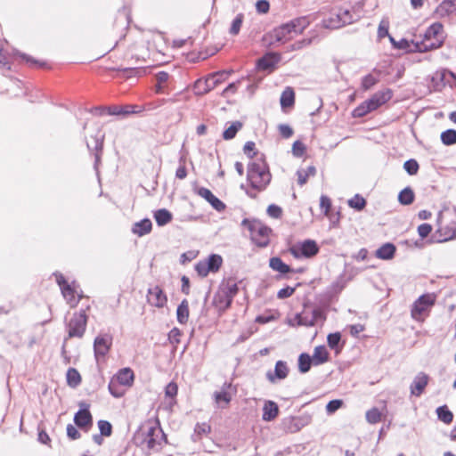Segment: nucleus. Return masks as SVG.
Wrapping results in <instances>:
<instances>
[{
	"mask_svg": "<svg viewBox=\"0 0 456 456\" xmlns=\"http://www.w3.org/2000/svg\"><path fill=\"white\" fill-rule=\"evenodd\" d=\"M314 317H312L310 311V304H305L301 313L297 314L293 321L297 325L314 326Z\"/></svg>",
	"mask_w": 456,
	"mask_h": 456,
	"instance_id": "nucleus-23",
	"label": "nucleus"
},
{
	"mask_svg": "<svg viewBox=\"0 0 456 456\" xmlns=\"http://www.w3.org/2000/svg\"><path fill=\"white\" fill-rule=\"evenodd\" d=\"M343 405V401L339 399H335L330 401L326 405V411L328 413H334Z\"/></svg>",
	"mask_w": 456,
	"mask_h": 456,
	"instance_id": "nucleus-61",
	"label": "nucleus"
},
{
	"mask_svg": "<svg viewBox=\"0 0 456 456\" xmlns=\"http://www.w3.org/2000/svg\"><path fill=\"white\" fill-rule=\"evenodd\" d=\"M436 414L439 420L443 421L445 424H450L453 420V414L449 410L447 405L439 406L436 409Z\"/></svg>",
	"mask_w": 456,
	"mask_h": 456,
	"instance_id": "nucleus-37",
	"label": "nucleus"
},
{
	"mask_svg": "<svg viewBox=\"0 0 456 456\" xmlns=\"http://www.w3.org/2000/svg\"><path fill=\"white\" fill-rule=\"evenodd\" d=\"M118 385L130 387L134 381V372L129 368L122 369L118 371L116 379Z\"/></svg>",
	"mask_w": 456,
	"mask_h": 456,
	"instance_id": "nucleus-28",
	"label": "nucleus"
},
{
	"mask_svg": "<svg viewBox=\"0 0 456 456\" xmlns=\"http://www.w3.org/2000/svg\"><path fill=\"white\" fill-rule=\"evenodd\" d=\"M436 299V296L433 293L420 296L412 305L411 317L418 322H423L428 315L430 308L435 305Z\"/></svg>",
	"mask_w": 456,
	"mask_h": 456,
	"instance_id": "nucleus-8",
	"label": "nucleus"
},
{
	"mask_svg": "<svg viewBox=\"0 0 456 456\" xmlns=\"http://www.w3.org/2000/svg\"><path fill=\"white\" fill-rule=\"evenodd\" d=\"M156 85L155 91L158 94L165 93V89L167 87V81L169 79V74L165 71H160L156 74Z\"/></svg>",
	"mask_w": 456,
	"mask_h": 456,
	"instance_id": "nucleus-33",
	"label": "nucleus"
},
{
	"mask_svg": "<svg viewBox=\"0 0 456 456\" xmlns=\"http://www.w3.org/2000/svg\"><path fill=\"white\" fill-rule=\"evenodd\" d=\"M309 25L307 17H297L273 29L269 37L276 43L285 44L301 35Z\"/></svg>",
	"mask_w": 456,
	"mask_h": 456,
	"instance_id": "nucleus-4",
	"label": "nucleus"
},
{
	"mask_svg": "<svg viewBox=\"0 0 456 456\" xmlns=\"http://www.w3.org/2000/svg\"><path fill=\"white\" fill-rule=\"evenodd\" d=\"M456 10V5L452 0H444L439 7L438 11L443 15H449Z\"/></svg>",
	"mask_w": 456,
	"mask_h": 456,
	"instance_id": "nucleus-46",
	"label": "nucleus"
},
{
	"mask_svg": "<svg viewBox=\"0 0 456 456\" xmlns=\"http://www.w3.org/2000/svg\"><path fill=\"white\" fill-rule=\"evenodd\" d=\"M224 73H215L206 78H200L194 83V91L197 94H205L214 89L218 85V77H223Z\"/></svg>",
	"mask_w": 456,
	"mask_h": 456,
	"instance_id": "nucleus-13",
	"label": "nucleus"
},
{
	"mask_svg": "<svg viewBox=\"0 0 456 456\" xmlns=\"http://www.w3.org/2000/svg\"><path fill=\"white\" fill-rule=\"evenodd\" d=\"M107 113L110 115H128L139 113L142 110L136 105H112L106 108Z\"/></svg>",
	"mask_w": 456,
	"mask_h": 456,
	"instance_id": "nucleus-22",
	"label": "nucleus"
},
{
	"mask_svg": "<svg viewBox=\"0 0 456 456\" xmlns=\"http://www.w3.org/2000/svg\"><path fill=\"white\" fill-rule=\"evenodd\" d=\"M232 301L225 292L218 289L214 296L213 304L218 311L224 312L230 307Z\"/></svg>",
	"mask_w": 456,
	"mask_h": 456,
	"instance_id": "nucleus-24",
	"label": "nucleus"
},
{
	"mask_svg": "<svg viewBox=\"0 0 456 456\" xmlns=\"http://www.w3.org/2000/svg\"><path fill=\"white\" fill-rule=\"evenodd\" d=\"M219 289L225 292L226 296H229L231 300H232V298L236 296L239 290L237 284L232 281H228L227 282L223 283L220 286Z\"/></svg>",
	"mask_w": 456,
	"mask_h": 456,
	"instance_id": "nucleus-43",
	"label": "nucleus"
},
{
	"mask_svg": "<svg viewBox=\"0 0 456 456\" xmlns=\"http://www.w3.org/2000/svg\"><path fill=\"white\" fill-rule=\"evenodd\" d=\"M111 344H94V350L96 361L99 362L101 359L109 353Z\"/></svg>",
	"mask_w": 456,
	"mask_h": 456,
	"instance_id": "nucleus-44",
	"label": "nucleus"
},
{
	"mask_svg": "<svg viewBox=\"0 0 456 456\" xmlns=\"http://www.w3.org/2000/svg\"><path fill=\"white\" fill-rule=\"evenodd\" d=\"M131 23V12L127 8L119 10L113 20L108 23L102 34V41L107 44V52H118V45L127 37Z\"/></svg>",
	"mask_w": 456,
	"mask_h": 456,
	"instance_id": "nucleus-2",
	"label": "nucleus"
},
{
	"mask_svg": "<svg viewBox=\"0 0 456 456\" xmlns=\"http://www.w3.org/2000/svg\"><path fill=\"white\" fill-rule=\"evenodd\" d=\"M243 124L240 121L232 122L223 133L224 140H232L236 136V134L242 128Z\"/></svg>",
	"mask_w": 456,
	"mask_h": 456,
	"instance_id": "nucleus-38",
	"label": "nucleus"
},
{
	"mask_svg": "<svg viewBox=\"0 0 456 456\" xmlns=\"http://www.w3.org/2000/svg\"><path fill=\"white\" fill-rule=\"evenodd\" d=\"M244 153L250 159L254 158L257 151L256 149V143L254 142H247L243 147Z\"/></svg>",
	"mask_w": 456,
	"mask_h": 456,
	"instance_id": "nucleus-59",
	"label": "nucleus"
},
{
	"mask_svg": "<svg viewBox=\"0 0 456 456\" xmlns=\"http://www.w3.org/2000/svg\"><path fill=\"white\" fill-rule=\"evenodd\" d=\"M272 179L269 167L265 160L257 159L248 167L247 181L250 186L246 193L252 199H256L257 194L267 187Z\"/></svg>",
	"mask_w": 456,
	"mask_h": 456,
	"instance_id": "nucleus-3",
	"label": "nucleus"
},
{
	"mask_svg": "<svg viewBox=\"0 0 456 456\" xmlns=\"http://www.w3.org/2000/svg\"><path fill=\"white\" fill-rule=\"evenodd\" d=\"M244 20V15L242 13L237 14L235 19L232 20L231 28H230V33L233 36H236L239 34L241 25Z\"/></svg>",
	"mask_w": 456,
	"mask_h": 456,
	"instance_id": "nucleus-48",
	"label": "nucleus"
},
{
	"mask_svg": "<svg viewBox=\"0 0 456 456\" xmlns=\"http://www.w3.org/2000/svg\"><path fill=\"white\" fill-rule=\"evenodd\" d=\"M316 175V168L314 166H309L306 168H301L297 170V183L300 186L305 184L310 177H314Z\"/></svg>",
	"mask_w": 456,
	"mask_h": 456,
	"instance_id": "nucleus-31",
	"label": "nucleus"
},
{
	"mask_svg": "<svg viewBox=\"0 0 456 456\" xmlns=\"http://www.w3.org/2000/svg\"><path fill=\"white\" fill-rule=\"evenodd\" d=\"M279 413V407L276 403L273 401H266L263 407V419L265 421L273 420Z\"/></svg>",
	"mask_w": 456,
	"mask_h": 456,
	"instance_id": "nucleus-25",
	"label": "nucleus"
},
{
	"mask_svg": "<svg viewBox=\"0 0 456 456\" xmlns=\"http://www.w3.org/2000/svg\"><path fill=\"white\" fill-rule=\"evenodd\" d=\"M414 192L411 188H405L400 191L398 200L403 205H410L414 201Z\"/></svg>",
	"mask_w": 456,
	"mask_h": 456,
	"instance_id": "nucleus-41",
	"label": "nucleus"
},
{
	"mask_svg": "<svg viewBox=\"0 0 456 456\" xmlns=\"http://www.w3.org/2000/svg\"><path fill=\"white\" fill-rule=\"evenodd\" d=\"M86 408L80 409L74 416L75 424L80 428H86L93 425V417L88 410V405L82 403Z\"/></svg>",
	"mask_w": 456,
	"mask_h": 456,
	"instance_id": "nucleus-20",
	"label": "nucleus"
},
{
	"mask_svg": "<svg viewBox=\"0 0 456 456\" xmlns=\"http://www.w3.org/2000/svg\"><path fill=\"white\" fill-rule=\"evenodd\" d=\"M379 79L371 74H368L362 80V87L364 91L370 89L378 83Z\"/></svg>",
	"mask_w": 456,
	"mask_h": 456,
	"instance_id": "nucleus-52",
	"label": "nucleus"
},
{
	"mask_svg": "<svg viewBox=\"0 0 456 456\" xmlns=\"http://www.w3.org/2000/svg\"><path fill=\"white\" fill-rule=\"evenodd\" d=\"M281 106L283 110L292 108L295 104V92L290 86L286 87L281 95Z\"/></svg>",
	"mask_w": 456,
	"mask_h": 456,
	"instance_id": "nucleus-27",
	"label": "nucleus"
},
{
	"mask_svg": "<svg viewBox=\"0 0 456 456\" xmlns=\"http://www.w3.org/2000/svg\"><path fill=\"white\" fill-rule=\"evenodd\" d=\"M306 151V147L304 142L301 141L294 142L292 145V153L295 157L300 158L305 155Z\"/></svg>",
	"mask_w": 456,
	"mask_h": 456,
	"instance_id": "nucleus-53",
	"label": "nucleus"
},
{
	"mask_svg": "<svg viewBox=\"0 0 456 456\" xmlns=\"http://www.w3.org/2000/svg\"><path fill=\"white\" fill-rule=\"evenodd\" d=\"M295 290V288L287 286L286 288H283L278 291L277 297L280 299L289 297L294 294Z\"/></svg>",
	"mask_w": 456,
	"mask_h": 456,
	"instance_id": "nucleus-64",
	"label": "nucleus"
},
{
	"mask_svg": "<svg viewBox=\"0 0 456 456\" xmlns=\"http://www.w3.org/2000/svg\"><path fill=\"white\" fill-rule=\"evenodd\" d=\"M370 112H372V110L366 100L353 110L352 116L354 118H362Z\"/></svg>",
	"mask_w": 456,
	"mask_h": 456,
	"instance_id": "nucleus-42",
	"label": "nucleus"
},
{
	"mask_svg": "<svg viewBox=\"0 0 456 456\" xmlns=\"http://www.w3.org/2000/svg\"><path fill=\"white\" fill-rule=\"evenodd\" d=\"M312 363L314 364L313 358L306 353H302L298 357V370L300 373H306L310 370Z\"/></svg>",
	"mask_w": 456,
	"mask_h": 456,
	"instance_id": "nucleus-36",
	"label": "nucleus"
},
{
	"mask_svg": "<svg viewBox=\"0 0 456 456\" xmlns=\"http://www.w3.org/2000/svg\"><path fill=\"white\" fill-rule=\"evenodd\" d=\"M165 438V434L158 425L150 426L143 438V443L146 444L147 448L153 451L160 449L161 441Z\"/></svg>",
	"mask_w": 456,
	"mask_h": 456,
	"instance_id": "nucleus-12",
	"label": "nucleus"
},
{
	"mask_svg": "<svg viewBox=\"0 0 456 456\" xmlns=\"http://www.w3.org/2000/svg\"><path fill=\"white\" fill-rule=\"evenodd\" d=\"M289 375V368L287 362L284 361H278L275 363L274 370H268L266 372V379L273 384L277 380L284 379Z\"/></svg>",
	"mask_w": 456,
	"mask_h": 456,
	"instance_id": "nucleus-18",
	"label": "nucleus"
},
{
	"mask_svg": "<svg viewBox=\"0 0 456 456\" xmlns=\"http://www.w3.org/2000/svg\"><path fill=\"white\" fill-rule=\"evenodd\" d=\"M395 246L392 243L382 245L377 251L376 256L379 259L388 260L394 257L395 253Z\"/></svg>",
	"mask_w": 456,
	"mask_h": 456,
	"instance_id": "nucleus-30",
	"label": "nucleus"
},
{
	"mask_svg": "<svg viewBox=\"0 0 456 456\" xmlns=\"http://www.w3.org/2000/svg\"><path fill=\"white\" fill-rule=\"evenodd\" d=\"M310 311L312 317H314V324L319 322H323L326 320V312L324 307L310 305Z\"/></svg>",
	"mask_w": 456,
	"mask_h": 456,
	"instance_id": "nucleus-40",
	"label": "nucleus"
},
{
	"mask_svg": "<svg viewBox=\"0 0 456 456\" xmlns=\"http://www.w3.org/2000/svg\"><path fill=\"white\" fill-rule=\"evenodd\" d=\"M348 205L356 210H362L366 206V200L363 197L356 194L348 200Z\"/></svg>",
	"mask_w": 456,
	"mask_h": 456,
	"instance_id": "nucleus-47",
	"label": "nucleus"
},
{
	"mask_svg": "<svg viewBox=\"0 0 456 456\" xmlns=\"http://www.w3.org/2000/svg\"><path fill=\"white\" fill-rule=\"evenodd\" d=\"M177 321L184 324L188 322L190 310H189V303L186 299H183L181 304L178 305L176 310Z\"/></svg>",
	"mask_w": 456,
	"mask_h": 456,
	"instance_id": "nucleus-34",
	"label": "nucleus"
},
{
	"mask_svg": "<svg viewBox=\"0 0 456 456\" xmlns=\"http://www.w3.org/2000/svg\"><path fill=\"white\" fill-rule=\"evenodd\" d=\"M56 281L67 304L72 308L76 307L84 297L82 291L78 290V285L75 281L69 283L61 274L56 277Z\"/></svg>",
	"mask_w": 456,
	"mask_h": 456,
	"instance_id": "nucleus-7",
	"label": "nucleus"
},
{
	"mask_svg": "<svg viewBox=\"0 0 456 456\" xmlns=\"http://www.w3.org/2000/svg\"><path fill=\"white\" fill-rule=\"evenodd\" d=\"M214 396L217 403H224L225 404H228L232 399L227 391L216 392Z\"/></svg>",
	"mask_w": 456,
	"mask_h": 456,
	"instance_id": "nucleus-56",
	"label": "nucleus"
},
{
	"mask_svg": "<svg viewBox=\"0 0 456 456\" xmlns=\"http://www.w3.org/2000/svg\"><path fill=\"white\" fill-rule=\"evenodd\" d=\"M403 167L409 175H413L418 173L419 166L415 159H409L404 162Z\"/></svg>",
	"mask_w": 456,
	"mask_h": 456,
	"instance_id": "nucleus-54",
	"label": "nucleus"
},
{
	"mask_svg": "<svg viewBox=\"0 0 456 456\" xmlns=\"http://www.w3.org/2000/svg\"><path fill=\"white\" fill-rule=\"evenodd\" d=\"M0 67H6L7 69H10V61H9V55L8 53L4 50L3 43L0 42Z\"/></svg>",
	"mask_w": 456,
	"mask_h": 456,
	"instance_id": "nucleus-58",
	"label": "nucleus"
},
{
	"mask_svg": "<svg viewBox=\"0 0 456 456\" xmlns=\"http://www.w3.org/2000/svg\"><path fill=\"white\" fill-rule=\"evenodd\" d=\"M389 21L387 20H382L378 28V37L379 39H383L389 35Z\"/></svg>",
	"mask_w": 456,
	"mask_h": 456,
	"instance_id": "nucleus-55",
	"label": "nucleus"
},
{
	"mask_svg": "<svg viewBox=\"0 0 456 456\" xmlns=\"http://www.w3.org/2000/svg\"><path fill=\"white\" fill-rule=\"evenodd\" d=\"M441 141L444 145H452L456 143V130L448 129L441 134Z\"/></svg>",
	"mask_w": 456,
	"mask_h": 456,
	"instance_id": "nucleus-45",
	"label": "nucleus"
},
{
	"mask_svg": "<svg viewBox=\"0 0 456 456\" xmlns=\"http://www.w3.org/2000/svg\"><path fill=\"white\" fill-rule=\"evenodd\" d=\"M163 37L152 31H130L127 37L118 45V52L113 57L120 61L118 69H127L124 64L131 62H157L165 55Z\"/></svg>",
	"mask_w": 456,
	"mask_h": 456,
	"instance_id": "nucleus-1",
	"label": "nucleus"
},
{
	"mask_svg": "<svg viewBox=\"0 0 456 456\" xmlns=\"http://www.w3.org/2000/svg\"><path fill=\"white\" fill-rule=\"evenodd\" d=\"M98 428L101 435L110 436L112 434V425L108 420L101 419L98 421Z\"/></svg>",
	"mask_w": 456,
	"mask_h": 456,
	"instance_id": "nucleus-51",
	"label": "nucleus"
},
{
	"mask_svg": "<svg viewBox=\"0 0 456 456\" xmlns=\"http://www.w3.org/2000/svg\"><path fill=\"white\" fill-rule=\"evenodd\" d=\"M242 225L249 232L251 240L259 248L269 245L273 230L263 222L256 219H244Z\"/></svg>",
	"mask_w": 456,
	"mask_h": 456,
	"instance_id": "nucleus-6",
	"label": "nucleus"
},
{
	"mask_svg": "<svg viewBox=\"0 0 456 456\" xmlns=\"http://www.w3.org/2000/svg\"><path fill=\"white\" fill-rule=\"evenodd\" d=\"M393 97V91L389 88L378 91L374 94L371 95L367 101L369 105L370 106L372 111L378 110L387 102H389Z\"/></svg>",
	"mask_w": 456,
	"mask_h": 456,
	"instance_id": "nucleus-16",
	"label": "nucleus"
},
{
	"mask_svg": "<svg viewBox=\"0 0 456 456\" xmlns=\"http://www.w3.org/2000/svg\"><path fill=\"white\" fill-rule=\"evenodd\" d=\"M223 265V258L216 254L210 255L208 258L200 261L195 270L201 277H206L210 273H217Z\"/></svg>",
	"mask_w": 456,
	"mask_h": 456,
	"instance_id": "nucleus-11",
	"label": "nucleus"
},
{
	"mask_svg": "<svg viewBox=\"0 0 456 456\" xmlns=\"http://www.w3.org/2000/svg\"><path fill=\"white\" fill-rule=\"evenodd\" d=\"M270 267L280 273L285 274L290 273L292 270L289 265L285 264L280 257L274 256L270 258L269 261Z\"/></svg>",
	"mask_w": 456,
	"mask_h": 456,
	"instance_id": "nucleus-32",
	"label": "nucleus"
},
{
	"mask_svg": "<svg viewBox=\"0 0 456 456\" xmlns=\"http://www.w3.org/2000/svg\"><path fill=\"white\" fill-rule=\"evenodd\" d=\"M366 419L370 424H376L381 419V413L378 408H372L366 412Z\"/></svg>",
	"mask_w": 456,
	"mask_h": 456,
	"instance_id": "nucleus-49",
	"label": "nucleus"
},
{
	"mask_svg": "<svg viewBox=\"0 0 456 456\" xmlns=\"http://www.w3.org/2000/svg\"><path fill=\"white\" fill-rule=\"evenodd\" d=\"M66 377L67 383L71 387H76L81 383V376L75 368H69Z\"/></svg>",
	"mask_w": 456,
	"mask_h": 456,
	"instance_id": "nucleus-39",
	"label": "nucleus"
},
{
	"mask_svg": "<svg viewBox=\"0 0 456 456\" xmlns=\"http://www.w3.org/2000/svg\"><path fill=\"white\" fill-rule=\"evenodd\" d=\"M197 194L201 198L205 199L213 208L216 210L222 212L225 209V204L220 200L217 197H216L212 191L205 187H200L197 190Z\"/></svg>",
	"mask_w": 456,
	"mask_h": 456,
	"instance_id": "nucleus-19",
	"label": "nucleus"
},
{
	"mask_svg": "<svg viewBox=\"0 0 456 456\" xmlns=\"http://www.w3.org/2000/svg\"><path fill=\"white\" fill-rule=\"evenodd\" d=\"M331 200L329 197L322 195L320 198V208L325 216L330 217V211L331 209Z\"/></svg>",
	"mask_w": 456,
	"mask_h": 456,
	"instance_id": "nucleus-50",
	"label": "nucleus"
},
{
	"mask_svg": "<svg viewBox=\"0 0 456 456\" xmlns=\"http://www.w3.org/2000/svg\"><path fill=\"white\" fill-rule=\"evenodd\" d=\"M109 391L117 398L121 397L124 395V391L119 389V385L114 379H111L109 384Z\"/></svg>",
	"mask_w": 456,
	"mask_h": 456,
	"instance_id": "nucleus-57",
	"label": "nucleus"
},
{
	"mask_svg": "<svg viewBox=\"0 0 456 456\" xmlns=\"http://www.w3.org/2000/svg\"><path fill=\"white\" fill-rule=\"evenodd\" d=\"M429 381V376L425 372H419L410 386L411 395L419 397L425 391Z\"/></svg>",
	"mask_w": 456,
	"mask_h": 456,
	"instance_id": "nucleus-17",
	"label": "nucleus"
},
{
	"mask_svg": "<svg viewBox=\"0 0 456 456\" xmlns=\"http://www.w3.org/2000/svg\"><path fill=\"white\" fill-rule=\"evenodd\" d=\"M437 241L444 242L456 238V223L443 224L439 221L438 227L436 232Z\"/></svg>",
	"mask_w": 456,
	"mask_h": 456,
	"instance_id": "nucleus-15",
	"label": "nucleus"
},
{
	"mask_svg": "<svg viewBox=\"0 0 456 456\" xmlns=\"http://www.w3.org/2000/svg\"><path fill=\"white\" fill-rule=\"evenodd\" d=\"M319 246L314 240H305L289 248V254L297 259L312 258L319 253Z\"/></svg>",
	"mask_w": 456,
	"mask_h": 456,
	"instance_id": "nucleus-9",
	"label": "nucleus"
},
{
	"mask_svg": "<svg viewBox=\"0 0 456 456\" xmlns=\"http://www.w3.org/2000/svg\"><path fill=\"white\" fill-rule=\"evenodd\" d=\"M147 301L152 306L163 308L167 304V297L164 290L156 285L148 289Z\"/></svg>",
	"mask_w": 456,
	"mask_h": 456,
	"instance_id": "nucleus-14",
	"label": "nucleus"
},
{
	"mask_svg": "<svg viewBox=\"0 0 456 456\" xmlns=\"http://www.w3.org/2000/svg\"><path fill=\"white\" fill-rule=\"evenodd\" d=\"M256 9L258 13L265 14L270 10V4L267 0H258L256 4Z\"/></svg>",
	"mask_w": 456,
	"mask_h": 456,
	"instance_id": "nucleus-63",
	"label": "nucleus"
},
{
	"mask_svg": "<svg viewBox=\"0 0 456 456\" xmlns=\"http://www.w3.org/2000/svg\"><path fill=\"white\" fill-rule=\"evenodd\" d=\"M154 218L159 226L167 224L172 221V214L166 208H161L154 213Z\"/></svg>",
	"mask_w": 456,
	"mask_h": 456,
	"instance_id": "nucleus-35",
	"label": "nucleus"
},
{
	"mask_svg": "<svg viewBox=\"0 0 456 456\" xmlns=\"http://www.w3.org/2000/svg\"><path fill=\"white\" fill-rule=\"evenodd\" d=\"M415 50L419 53L439 48L443 44V25L439 22L430 25L419 37L412 41Z\"/></svg>",
	"mask_w": 456,
	"mask_h": 456,
	"instance_id": "nucleus-5",
	"label": "nucleus"
},
{
	"mask_svg": "<svg viewBox=\"0 0 456 456\" xmlns=\"http://www.w3.org/2000/svg\"><path fill=\"white\" fill-rule=\"evenodd\" d=\"M267 214L273 218H281L282 216V209L281 207L272 204L267 208Z\"/></svg>",
	"mask_w": 456,
	"mask_h": 456,
	"instance_id": "nucleus-60",
	"label": "nucleus"
},
{
	"mask_svg": "<svg viewBox=\"0 0 456 456\" xmlns=\"http://www.w3.org/2000/svg\"><path fill=\"white\" fill-rule=\"evenodd\" d=\"M14 57L19 59L21 62L25 63L33 69H50L48 63L42 60H37L33 56L20 52L14 53Z\"/></svg>",
	"mask_w": 456,
	"mask_h": 456,
	"instance_id": "nucleus-21",
	"label": "nucleus"
},
{
	"mask_svg": "<svg viewBox=\"0 0 456 456\" xmlns=\"http://www.w3.org/2000/svg\"><path fill=\"white\" fill-rule=\"evenodd\" d=\"M152 230L151 221L148 218L142 219L140 222H136L132 228L134 234L142 237L150 233Z\"/></svg>",
	"mask_w": 456,
	"mask_h": 456,
	"instance_id": "nucleus-26",
	"label": "nucleus"
},
{
	"mask_svg": "<svg viewBox=\"0 0 456 456\" xmlns=\"http://www.w3.org/2000/svg\"><path fill=\"white\" fill-rule=\"evenodd\" d=\"M432 225L429 224H421L418 227V233L420 238L425 239L427 238L430 232H432Z\"/></svg>",
	"mask_w": 456,
	"mask_h": 456,
	"instance_id": "nucleus-62",
	"label": "nucleus"
},
{
	"mask_svg": "<svg viewBox=\"0 0 456 456\" xmlns=\"http://www.w3.org/2000/svg\"><path fill=\"white\" fill-rule=\"evenodd\" d=\"M312 358L314 365H320L328 362L329 352L326 346L324 345H319L316 346Z\"/></svg>",
	"mask_w": 456,
	"mask_h": 456,
	"instance_id": "nucleus-29",
	"label": "nucleus"
},
{
	"mask_svg": "<svg viewBox=\"0 0 456 456\" xmlns=\"http://www.w3.org/2000/svg\"><path fill=\"white\" fill-rule=\"evenodd\" d=\"M87 316L86 310L75 313L67 324L69 338H81L86 331Z\"/></svg>",
	"mask_w": 456,
	"mask_h": 456,
	"instance_id": "nucleus-10",
	"label": "nucleus"
}]
</instances>
